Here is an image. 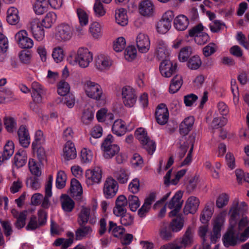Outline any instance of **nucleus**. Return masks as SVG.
Wrapping results in <instances>:
<instances>
[{
    "mask_svg": "<svg viewBox=\"0 0 249 249\" xmlns=\"http://www.w3.org/2000/svg\"><path fill=\"white\" fill-rule=\"evenodd\" d=\"M113 136L109 134L104 140L101 145V148L104 151V157L106 159H110L118 153L120 151L119 146L113 143Z\"/></svg>",
    "mask_w": 249,
    "mask_h": 249,
    "instance_id": "f257e3e1",
    "label": "nucleus"
},
{
    "mask_svg": "<svg viewBox=\"0 0 249 249\" xmlns=\"http://www.w3.org/2000/svg\"><path fill=\"white\" fill-rule=\"evenodd\" d=\"M73 35V29L69 24L62 23L55 29V38L59 42H65L70 40Z\"/></svg>",
    "mask_w": 249,
    "mask_h": 249,
    "instance_id": "f03ea898",
    "label": "nucleus"
},
{
    "mask_svg": "<svg viewBox=\"0 0 249 249\" xmlns=\"http://www.w3.org/2000/svg\"><path fill=\"white\" fill-rule=\"evenodd\" d=\"M75 61L82 68H86L93 60L92 53L86 48H80L74 57Z\"/></svg>",
    "mask_w": 249,
    "mask_h": 249,
    "instance_id": "7ed1b4c3",
    "label": "nucleus"
},
{
    "mask_svg": "<svg viewBox=\"0 0 249 249\" xmlns=\"http://www.w3.org/2000/svg\"><path fill=\"white\" fill-rule=\"evenodd\" d=\"M84 87L88 97L96 100L100 99L103 92L101 86L97 83L87 80L85 82Z\"/></svg>",
    "mask_w": 249,
    "mask_h": 249,
    "instance_id": "20e7f679",
    "label": "nucleus"
},
{
    "mask_svg": "<svg viewBox=\"0 0 249 249\" xmlns=\"http://www.w3.org/2000/svg\"><path fill=\"white\" fill-rule=\"evenodd\" d=\"M182 194L181 191H178L172 198L171 200L166 205L170 209H173L169 213V217H174L179 212L183 203L181 200Z\"/></svg>",
    "mask_w": 249,
    "mask_h": 249,
    "instance_id": "39448f33",
    "label": "nucleus"
},
{
    "mask_svg": "<svg viewBox=\"0 0 249 249\" xmlns=\"http://www.w3.org/2000/svg\"><path fill=\"white\" fill-rule=\"evenodd\" d=\"M118 183L115 179L111 177L107 178L103 188L104 195L106 198L113 197L118 192Z\"/></svg>",
    "mask_w": 249,
    "mask_h": 249,
    "instance_id": "423d86ee",
    "label": "nucleus"
},
{
    "mask_svg": "<svg viewBox=\"0 0 249 249\" xmlns=\"http://www.w3.org/2000/svg\"><path fill=\"white\" fill-rule=\"evenodd\" d=\"M122 98L125 106L132 107L136 102L137 97L134 90L130 86H125L122 90Z\"/></svg>",
    "mask_w": 249,
    "mask_h": 249,
    "instance_id": "0eeeda50",
    "label": "nucleus"
},
{
    "mask_svg": "<svg viewBox=\"0 0 249 249\" xmlns=\"http://www.w3.org/2000/svg\"><path fill=\"white\" fill-rule=\"evenodd\" d=\"M222 241L224 246L228 248L230 246H235L240 243L239 237L235 236L234 226L231 225L227 231L222 237Z\"/></svg>",
    "mask_w": 249,
    "mask_h": 249,
    "instance_id": "6e6552de",
    "label": "nucleus"
},
{
    "mask_svg": "<svg viewBox=\"0 0 249 249\" xmlns=\"http://www.w3.org/2000/svg\"><path fill=\"white\" fill-rule=\"evenodd\" d=\"M177 70V64H173L168 60H163L160 64V70L161 75L165 77H170Z\"/></svg>",
    "mask_w": 249,
    "mask_h": 249,
    "instance_id": "1a4fd4ad",
    "label": "nucleus"
},
{
    "mask_svg": "<svg viewBox=\"0 0 249 249\" xmlns=\"http://www.w3.org/2000/svg\"><path fill=\"white\" fill-rule=\"evenodd\" d=\"M15 38L21 48L30 49L33 46V41L28 37L27 33L25 30H21L18 32L16 34Z\"/></svg>",
    "mask_w": 249,
    "mask_h": 249,
    "instance_id": "9d476101",
    "label": "nucleus"
},
{
    "mask_svg": "<svg viewBox=\"0 0 249 249\" xmlns=\"http://www.w3.org/2000/svg\"><path fill=\"white\" fill-rule=\"evenodd\" d=\"M31 31L34 37L38 41H42L45 36L44 30L38 19H34L31 22Z\"/></svg>",
    "mask_w": 249,
    "mask_h": 249,
    "instance_id": "9b49d317",
    "label": "nucleus"
},
{
    "mask_svg": "<svg viewBox=\"0 0 249 249\" xmlns=\"http://www.w3.org/2000/svg\"><path fill=\"white\" fill-rule=\"evenodd\" d=\"M128 204V201L124 195L118 196L115 201V206L113 209V213L116 216H119L126 212L125 207Z\"/></svg>",
    "mask_w": 249,
    "mask_h": 249,
    "instance_id": "f8f14e48",
    "label": "nucleus"
},
{
    "mask_svg": "<svg viewBox=\"0 0 249 249\" xmlns=\"http://www.w3.org/2000/svg\"><path fill=\"white\" fill-rule=\"evenodd\" d=\"M155 117L159 124L164 125L167 123L169 118V112L165 104H160L157 107Z\"/></svg>",
    "mask_w": 249,
    "mask_h": 249,
    "instance_id": "ddd939ff",
    "label": "nucleus"
},
{
    "mask_svg": "<svg viewBox=\"0 0 249 249\" xmlns=\"http://www.w3.org/2000/svg\"><path fill=\"white\" fill-rule=\"evenodd\" d=\"M200 201L198 198L192 196L189 197L186 201L183 209V213L185 214L188 213H195L197 210Z\"/></svg>",
    "mask_w": 249,
    "mask_h": 249,
    "instance_id": "4468645a",
    "label": "nucleus"
},
{
    "mask_svg": "<svg viewBox=\"0 0 249 249\" xmlns=\"http://www.w3.org/2000/svg\"><path fill=\"white\" fill-rule=\"evenodd\" d=\"M136 43L138 49L141 53H145L149 50L150 40L146 35L139 34L137 37Z\"/></svg>",
    "mask_w": 249,
    "mask_h": 249,
    "instance_id": "2eb2a0df",
    "label": "nucleus"
},
{
    "mask_svg": "<svg viewBox=\"0 0 249 249\" xmlns=\"http://www.w3.org/2000/svg\"><path fill=\"white\" fill-rule=\"evenodd\" d=\"M139 10L141 15L149 17L152 16L154 13V6L150 0H145L139 4Z\"/></svg>",
    "mask_w": 249,
    "mask_h": 249,
    "instance_id": "dca6fc26",
    "label": "nucleus"
},
{
    "mask_svg": "<svg viewBox=\"0 0 249 249\" xmlns=\"http://www.w3.org/2000/svg\"><path fill=\"white\" fill-rule=\"evenodd\" d=\"M18 134L20 145L23 147H28L30 143V137L26 126L21 125L18 130Z\"/></svg>",
    "mask_w": 249,
    "mask_h": 249,
    "instance_id": "f3484780",
    "label": "nucleus"
},
{
    "mask_svg": "<svg viewBox=\"0 0 249 249\" xmlns=\"http://www.w3.org/2000/svg\"><path fill=\"white\" fill-rule=\"evenodd\" d=\"M63 157L67 160L75 159L76 157V151L74 143L71 141L66 143L63 148Z\"/></svg>",
    "mask_w": 249,
    "mask_h": 249,
    "instance_id": "a211bd4d",
    "label": "nucleus"
},
{
    "mask_svg": "<svg viewBox=\"0 0 249 249\" xmlns=\"http://www.w3.org/2000/svg\"><path fill=\"white\" fill-rule=\"evenodd\" d=\"M70 192L72 197L81 199L83 194V189L79 181L74 178L71 179Z\"/></svg>",
    "mask_w": 249,
    "mask_h": 249,
    "instance_id": "6ab92c4d",
    "label": "nucleus"
},
{
    "mask_svg": "<svg viewBox=\"0 0 249 249\" xmlns=\"http://www.w3.org/2000/svg\"><path fill=\"white\" fill-rule=\"evenodd\" d=\"M172 173L167 172L164 177V184L166 186H169L171 184L175 185H177L180 179L185 175V172H177L174 175V178L171 179V177L173 176Z\"/></svg>",
    "mask_w": 249,
    "mask_h": 249,
    "instance_id": "aec40b11",
    "label": "nucleus"
},
{
    "mask_svg": "<svg viewBox=\"0 0 249 249\" xmlns=\"http://www.w3.org/2000/svg\"><path fill=\"white\" fill-rule=\"evenodd\" d=\"M27 157L24 150L18 151L15 155L13 166L17 169L23 166L26 163Z\"/></svg>",
    "mask_w": 249,
    "mask_h": 249,
    "instance_id": "412c9836",
    "label": "nucleus"
},
{
    "mask_svg": "<svg viewBox=\"0 0 249 249\" xmlns=\"http://www.w3.org/2000/svg\"><path fill=\"white\" fill-rule=\"evenodd\" d=\"M14 151V144L13 142L8 141L4 147V150L1 154H0V162H3L5 160L9 159L13 154Z\"/></svg>",
    "mask_w": 249,
    "mask_h": 249,
    "instance_id": "4be33fe9",
    "label": "nucleus"
},
{
    "mask_svg": "<svg viewBox=\"0 0 249 249\" xmlns=\"http://www.w3.org/2000/svg\"><path fill=\"white\" fill-rule=\"evenodd\" d=\"M213 202L210 204L207 203L205 205L200 216V220L202 223H207L211 219L213 213Z\"/></svg>",
    "mask_w": 249,
    "mask_h": 249,
    "instance_id": "5701e85b",
    "label": "nucleus"
},
{
    "mask_svg": "<svg viewBox=\"0 0 249 249\" xmlns=\"http://www.w3.org/2000/svg\"><path fill=\"white\" fill-rule=\"evenodd\" d=\"M174 219H172L170 224V227L173 232H178L183 228L184 225V219L182 215L180 213L177 214Z\"/></svg>",
    "mask_w": 249,
    "mask_h": 249,
    "instance_id": "b1692460",
    "label": "nucleus"
},
{
    "mask_svg": "<svg viewBox=\"0 0 249 249\" xmlns=\"http://www.w3.org/2000/svg\"><path fill=\"white\" fill-rule=\"evenodd\" d=\"M175 27L178 31H184L189 25V20L188 18L183 15L177 16L174 20Z\"/></svg>",
    "mask_w": 249,
    "mask_h": 249,
    "instance_id": "393cba45",
    "label": "nucleus"
},
{
    "mask_svg": "<svg viewBox=\"0 0 249 249\" xmlns=\"http://www.w3.org/2000/svg\"><path fill=\"white\" fill-rule=\"evenodd\" d=\"M7 21L11 25H16L19 21L18 10L12 7L9 8L7 11Z\"/></svg>",
    "mask_w": 249,
    "mask_h": 249,
    "instance_id": "a878e982",
    "label": "nucleus"
},
{
    "mask_svg": "<svg viewBox=\"0 0 249 249\" xmlns=\"http://www.w3.org/2000/svg\"><path fill=\"white\" fill-rule=\"evenodd\" d=\"M115 19L117 24L124 26L128 23V18L126 10L121 8L116 10Z\"/></svg>",
    "mask_w": 249,
    "mask_h": 249,
    "instance_id": "bb28decb",
    "label": "nucleus"
},
{
    "mask_svg": "<svg viewBox=\"0 0 249 249\" xmlns=\"http://www.w3.org/2000/svg\"><path fill=\"white\" fill-rule=\"evenodd\" d=\"M107 231L108 232H111L114 237L119 238L122 236L125 230L122 226H117L116 223L110 221Z\"/></svg>",
    "mask_w": 249,
    "mask_h": 249,
    "instance_id": "cd10ccee",
    "label": "nucleus"
},
{
    "mask_svg": "<svg viewBox=\"0 0 249 249\" xmlns=\"http://www.w3.org/2000/svg\"><path fill=\"white\" fill-rule=\"evenodd\" d=\"M183 80L181 75H176L172 78L169 87V91L171 93L177 92L181 88Z\"/></svg>",
    "mask_w": 249,
    "mask_h": 249,
    "instance_id": "c85d7f7f",
    "label": "nucleus"
},
{
    "mask_svg": "<svg viewBox=\"0 0 249 249\" xmlns=\"http://www.w3.org/2000/svg\"><path fill=\"white\" fill-rule=\"evenodd\" d=\"M111 65V62L108 58L103 55L97 57L95 61V67L100 71L109 68Z\"/></svg>",
    "mask_w": 249,
    "mask_h": 249,
    "instance_id": "c756f323",
    "label": "nucleus"
},
{
    "mask_svg": "<svg viewBox=\"0 0 249 249\" xmlns=\"http://www.w3.org/2000/svg\"><path fill=\"white\" fill-rule=\"evenodd\" d=\"M125 127L124 122L122 120H117L112 127L113 133L118 136L123 135L125 133Z\"/></svg>",
    "mask_w": 249,
    "mask_h": 249,
    "instance_id": "7c9ffc66",
    "label": "nucleus"
},
{
    "mask_svg": "<svg viewBox=\"0 0 249 249\" xmlns=\"http://www.w3.org/2000/svg\"><path fill=\"white\" fill-rule=\"evenodd\" d=\"M90 209L83 206L78 215L77 222L79 225L86 224L89 221Z\"/></svg>",
    "mask_w": 249,
    "mask_h": 249,
    "instance_id": "2f4dec72",
    "label": "nucleus"
},
{
    "mask_svg": "<svg viewBox=\"0 0 249 249\" xmlns=\"http://www.w3.org/2000/svg\"><path fill=\"white\" fill-rule=\"evenodd\" d=\"M156 53L159 59L165 58L167 52L164 42L162 40H158L156 42Z\"/></svg>",
    "mask_w": 249,
    "mask_h": 249,
    "instance_id": "473e14b6",
    "label": "nucleus"
},
{
    "mask_svg": "<svg viewBox=\"0 0 249 249\" xmlns=\"http://www.w3.org/2000/svg\"><path fill=\"white\" fill-rule=\"evenodd\" d=\"M56 15L53 12H49L46 14L45 18L42 20L41 25L46 28H50L55 22Z\"/></svg>",
    "mask_w": 249,
    "mask_h": 249,
    "instance_id": "72a5a7b5",
    "label": "nucleus"
},
{
    "mask_svg": "<svg viewBox=\"0 0 249 249\" xmlns=\"http://www.w3.org/2000/svg\"><path fill=\"white\" fill-rule=\"evenodd\" d=\"M222 222V219L221 217H217L215 219L213 227V234L211 237L212 241H214L215 239H217L220 236Z\"/></svg>",
    "mask_w": 249,
    "mask_h": 249,
    "instance_id": "f704fd0d",
    "label": "nucleus"
},
{
    "mask_svg": "<svg viewBox=\"0 0 249 249\" xmlns=\"http://www.w3.org/2000/svg\"><path fill=\"white\" fill-rule=\"evenodd\" d=\"M64 198L62 202V207L63 210L67 212H71L74 207V202L73 200L66 195H63L61 196Z\"/></svg>",
    "mask_w": 249,
    "mask_h": 249,
    "instance_id": "c9c22d12",
    "label": "nucleus"
},
{
    "mask_svg": "<svg viewBox=\"0 0 249 249\" xmlns=\"http://www.w3.org/2000/svg\"><path fill=\"white\" fill-rule=\"evenodd\" d=\"M80 227L75 231L76 238L77 240L81 239L92 231L90 226H86V224L79 225Z\"/></svg>",
    "mask_w": 249,
    "mask_h": 249,
    "instance_id": "e433bc0d",
    "label": "nucleus"
},
{
    "mask_svg": "<svg viewBox=\"0 0 249 249\" xmlns=\"http://www.w3.org/2000/svg\"><path fill=\"white\" fill-rule=\"evenodd\" d=\"M127 199L130 210L135 212L140 207L141 204L138 197L134 195H129Z\"/></svg>",
    "mask_w": 249,
    "mask_h": 249,
    "instance_id": "4c0bfd02",
    "label": "nucleus"
},
{
    "mask_svg": "<svg viewBox=\"0 0 249 249\" xmlns=\"http://www.w3.org/2000/svg\"><path fill=\"white\" fill-rule=\"evenodd\" d=\"M230 196L226 193H222L217 197L216 200V206L218 208H223L227 205Z\"/></svg>",
    "mask_w": 249,
    "mask_h": 249,
    "instance_id": "58836bf2",
    "label": "nucleus"
},
{
    "mask_svg": "<svg viewBox=\"0 0 249 249\" xmlns=\"http://www.w3.org/2000/svg\"><path fill=\"white\" fill-rule=\"evenodd\" d=\"M201 64L202 62L199 56L194 55L188 60L187 66L191 70H197L200 67Z\"/></svg>",
    "mask_w": 249,
    "mask_h": 249,
    "instance_id": "ea45409f",
    "label": "nucleus"
},
{
    "mask_svg": "<svg viewBox=\"0 0 249 249\" xmlns=\"http://www.w3.org/2000/svg\"><path fill=\"white\" fill-rule=\"evenodd\" d=\"M143 148H144L148 153L152 155L155 151L156 145L155 142L151 140L149 138L141 143Z\"/></svg>",
    "mask_w": 249,
    "mask_h": 249,
    "instance_id": "a19ab883",
    "label": "nucleus"
},
{
    "mask_svg": "<svg viewBox=\"0 0 249 249\" xmlns=\"http://www.w3.org/2000/svg\"><path fill=\"white\" fill-rule=\"evenodd\" d=\"M171 27V24L164 21L162 18L157 23V30L160 34H165Z\"/></svg>",
    "mask_w": 249,
    "mask_h": 249,
    "instance_id": "79ce46f5",
    "label": "nucleus"
},
{
    "mask_svg": "<svg viewBox=\"0 0 249 249\" xmlns=\"http://www.w3.org/2000/svg\"><path fill=\"white\" fill-rule=\"evenodd\" d=\"M70 87L69 84L63 81H60L57 85V92L62 96L68 95L70 91Z\"/></svg>",
    "mask_w": 249,
    "mask_h": 249,
    "instance_id": "37998d69",
    "label": "nucleus"
},
{
    "mask_svg": "<svg viewBox=\"0 0 249 249\" xmlns=\"http://www.w3.org/2000/svg\"><path fill=\"white\" fill-rule=\"evenodd\" d=\"M67 175L65 172H57L56 179V187L59 189L63 188L66 185Z\"/></svg>",
    "mask_w": 249,
    "mask_h": 249,
    "instance_id": "c03bdc74",
    "label": "nucleus"
},
{
    "mask_svg": "<svg viewBox=\"0 0 249 249\" xmlns=\"http://www.w3.org/2000/svg\"><path fill=\"white\" fill-rule=\"evenodd\" d=\"M43 166L42 161H36L33 159H30L28 162V167L30 171H40Z\"/></svg>",
    "mask_w": 249,
    "mask_h": 249,
    "instance_id": "a18cd8bd",
    "label": "nucleus"
},
{
    "mask_svg": "<svg viewBox=\"0 0 249 249\" xmlns=\"http://www.w3.org/2000/svg\"><path fill=\"white\" fill-rule=\"evenodd\" d=\"M192 53V48L190 47H185L182 48L178 54V59L181 62L186 61Z\"/></svg>",
    "mask_w": 249,
    "mask_h": 249,
    "instance_id": "49530a36",
    "label": "nucleus"
},
{
    "mask_svg": "<svg viewBox=\"0 0 249 249\" xmlns=\"http://www.w3.org/2000/svg\"><path fill=\"white\" fill-rule=\"evenodd\" d=\"M192 240L193 234L192 230L191 228L189 227L183 235L180 243L185 248L186 246L191 243Z\"/></svg>",
    "mask_w": 249,
    "mask_h": 249,
    "instance_id": "de8ad7c7",
    "label": "nucleus"
},
{
    "mask_svg": "<svg viewBox=\"0 0 249 249\" xmlns=\"http://www.w3.org/2000/svg\"><path fill=\"white\" fill-rule=\"evenodd\" d=\"M52 56L56 62L58 63L61 62L64 57L63 49L59 47L55 48L53 52Z\"/></svg>",
    "mask_w": 249,
    "mask_h": 249,
    "instance_id": "09e8293b",
    "label": "nucleus"
},
{
    "mask_svg": "<svg viewBox=\"0 0 249 249\" xmlns=\"http://www.w3.org/2000/svg\"><path fill=\"white\" fill-rule=\"evenodd\" d=\"M217 50V46L214 43H210L203 49V54L208 57L213 54Z\"/></svg>",
    "mask_w": 249,
    "mask_h": 249,
    "instance_id": "8fccbe9b",
    "label": "nucleus"
},
{
    "mask_svg": "<svg viewBox=\"0 0 249 249\" xmlns=\"http://www.w3.org/2000/svg\"><path fill=\"white\" fill-rule=\"evenodd\" d=\"M93 9L95 15L97 17L103 16L106 13L101 0H95Z\"/></svg>",
    "mask_w": 249,
    "mask_h": 249,
    "instance_id": "3c124183",
    "label": "nucleus"
},
{
    "mask_svg": "<svg viewBox=\"0 0 249 249\" xmlns=\"http://www.w3.org/2000/svg\"><path fill=\"white\" fill-rule=\"evenodd\" d=\"M27 212L24 211L21 212L17 218V220L15 223L16 227L18 229H21L25 225V221L27 217Z\"/></svg>",
    "mask_w": 249,
    "mask_h": 249,
    "instance_id": "603ef678",
    "label": "nucleus"
},
{
    "mask_svg": "<svg viewBox=\"0 0 249 249\" xmlns=\"http://www.w3.org/2000/svg\"><path fill=\"white\" fill-rule=\"evenodd\" d=\"M137 51L134 47L128 46L124 52V57L126 60L131 61L136 57Z\"/></svg>",
    "mask_w": 249,
    "mask_h": 249,
    "instance_id": "864d4df0",
    "label": "nucleus"
},
{
    "mask_svg": "<svg viewBox=\"0 0 249 249\" xmlns=\"http://www.w3.org/2000/svg\"><path fill=\"white\" fill-rule=\"evenodd\" d=\"M87 179L94 183H99L102 178L101 172H86Z\"/></svg>",
    "mask_w": 249,
    "mask_h": 249,
    "instance_id": "5fc2aeb1",
    "label": "nucleus"
},
{
    "mask_svg": "<svg viewBox=\"0 0 249 249\" xmlns=\"http://www.w3.org/2000/svg\"><path fill=\"white\" fill-rule=\"evenodd\" d=\"M120 216V222L123 225L127 226L133 223L134 218L130 213L125 212Z\"/></svg>",
    "mask_w": 249,
    "mask_h": 249,
    "instance_id": "6e6d98bb",
    "label": "nucleus"
},
{
    "mask_svg": "<svg viewBox=\"0 0 249 249\" xmlns=\"http://www.w3.org/2000/svg\"><path fill=\"white\" fill-rule=\"evenodd\" d=\"M125 45L126 42L124 38L120 37L114 42L113 49L117 52H121L124 49Z\"/></svg>",
    "mask_w": 249,
    "mask_h": 249,
    "instance_id": "4d7b16f0",
    "label": "nucleus"
},
{
    "mask_svg": "<svg viewBox=\"0 0 249 249\" xmlns=\"http://www.w3.org/2000/svg\"><path fill=\"white\" fill-rule=\"evenodd\" d=\"M4 124L5 128L9 132H12L16 128V123L14 118L12 117H5Z\"/></svg>",
    "mask_w": 249,
    "mask_h": 249,
    "instance_id": "13d9d810",
    "label": "nucleus"
},
{
    "mask_svg": "<svg viewBox=\"0 0 249 249\" xmlns=\"http://www.w3.org/2000/svg\"><path fill=\"white\" fill-rule=\"evenodd\" d=\"M114 177L119 183L124 184L127 182L129 174L127 172H114Z\"/></svg>",
    "mask_w": 249,
    "mask_h": 249,
    "instance_id": "bf43d9fd",
    "label": "nucleus"
},
{
    "mask_svg": "<svg viewBox=\"0 0 249 249\" xmlns=\"http://www.w3.org/2000/svg\"><path fill=\"white\" fill-rule=\"evenodd\" d=\"M77 14L79 20L80 25H86L88 23V16L86 13L82 9H77Z\"/></svg>",
    "mask_w": 249,
    "mask_h": 249,
    "instance_id": "052dcab7",
    "label": "nucleus"
},
{
    "mask_svg": "<svg viewBox=\"0 0 249 249\" xmlns=\"http://www.w3.org/2000/svg\"><path fill=\"white\" fill-rule=\"evenodd\" d=\"M101 26L98 22H93L90 26L89 31L93 37L98 38L101 35Z\"/></svg>",
    "mask_w": 249,
    "mask_h": 249,
    "instance_id": "680f3d73",
    "label": "nucleus"
},
{
    "mask_svg": "<svg viewBox=\"0 0 249 249\" xmlns=\"http://www.w3.org/2000/svg\"><path fill=\"white\" fill-rule=\"evenodd\" d=\"M92 155L90 150L83 148L81 151V160L83 163H88L92 160Z\"/></svg>",
    "mask_w": 249,
    "mask_h": 249,
    "instance_id": "e2e57ef3",
    "label": "nucleus"
},
{
    "mask_svg": "<svg viewBox=\"0 0 249 249\" xmlns=\"http://www.w3.org/2000/svg\"><path fill=\"white\" fill-rule=\"evenodd\" d=\"M135 135L136 138L141 142V143L144 142L145 140H147L148 138L146 130L142 127L138 128L135 131Z\"/></svg>",
    "mask_w": 249,
    "mask_h": 249,
    "instance_id": "0e129e2a",
    "label": "nucleus"
},
{
    "mask_svg": "<svg viewBox=\"0 0 249 249\" xmlns=\"http://www.w3.org/2000/svg\"><path fill=\"white\" fill-rule=\"evenodd\" d=\"M33 8L37 15H42L47 11V7L43 5L42 2L37 1L34 4Z\"/></svg>",
    "mask_w": 249,
    "mask_h": 249,
    "instance_id": "69168bd1",
    "label": "nucleus"
},
{
    "mask_svg": "<svg viewBox=\"0 0 249 249\" xmlns=\"http://www.w3.org/2000/svg\"><path fill=\"white\" fill-rule=\"evenodd\" d=\"M227 119L225 117H216L213 119L212 122L213 127L214 129L221 127L227 123Z\"/></svg>",
    "mask_w": 249,
    "mask_h": 249,
    "instance_id": "338daca9",
    "label": "nucleus"
},
{
    "mask_svg": "<svg viewBox=\"0 0 249 249\" xmlns=\"http://www.w3.org/2000/svg\"><path fill=\"white\" fill-rule=\"evenodd\" d=\"M8 48V41L7 37L0 33V52L5 53Z\"/></svg>",
    "mask_w": 249,
    "mask_h": 249,
    "instance_id": "774afa93",
    "label": "nucleus"
}]
</instances>
